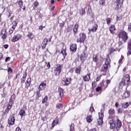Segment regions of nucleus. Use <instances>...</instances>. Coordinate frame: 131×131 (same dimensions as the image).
Returning a JSON list of instances; mask_svg holds the SVG:
<instances>
[{
	"label": "nucleus",
	"instance_id": "obj_1",
	"mask_svg": "<svg viewBox=\"0 0 131 131\" xmlns=\"http://www.w3.org/2000/svg\"><path fill=\"white\" fill-rule=\"evenodd\" d=\"M130 79H129V75L127 74L126 76L123 78L122 81L119 83L120 86H123V85H126V83H128Z\"/></svg>",
	"mask_w": 131,
	"mask_h": 131
},
{
	"label": "nucleus",
	"instance_id": "obj_2",
	"mask_svg": "<svg viewBox=\"0 0 131 131\" xmlns=\"http://www.w3.org/2000/svg\"><path fill=\"white\" fill-rule=\"evenodd\" d=\"M119 38H121L125 42L126 40H127L128 36L127 33L124 31L120 32L118 34Z\"/></svg>",
	"mask_w": 131,
	"mask_h": 131
},
{
	"label": "nucleus",
	"instance_id": "obj_3",
	"mask_svg": "<svg viewBox=\"0 0 131 131\" xmlns=\"http://www.w3.org/2000/svg\"><path fill=\"white\" fill-rule=\"evenodd\" d=\"M80 38L77 39V42H83L84 40H85V38H86V36H85V34L84 33H81L79 34Z\"/></svg>",
	"mask_w": 131,
	"mask_h": 131
},
{
	"label": "nucleus",
	"instance_id": "obj_4",
	"mask_svg": "<svg viewBox=\"0 0 131 131\" xmlns=\"http://www.w3.org/2000/svg\"><path fill=\"white\" fill-rule=\"evenodd\" d=\"M99 119L97 120L99 125H102L103 123V117H104V114L103 113H99Z\"/></svg>",
	"mask_w": 131,
	"mask_h": 131
},
{
	"label": "nucleus",
	"instance_id": "obj_5",
	"mask_svg": "<svg viewBox=\"0 0 131 131\" xmlns=\"http://www.w3.org/2000/svg\"><path fill=\"white\" fill-rule=\"evenodd\" d=\"M62 70V67L60 64H57L54 69V73L56 75H59L61 73Z\"/></svg>",
	"mask_w": 131,
	"mask_h": 131
},
{
	"label": "nucleus",
	"instance_id": "obj_6",
	"mask_svg": "<svg viewBox=\"0 0 131 131\" xmlns=\"http://www.w3.org/2000/svg\"><path fill=\"white\" fill-rule=\"evenodd\" d=\"M121 121H120L119 118H117L116 127L114 128V131H118L119 128L121 127Z\"/></svg>",
	"mask_w": 131,
	"mask_h": 131
},
{
	"label": "nucleus",
	"instance_id": "obj_7",
	"mask_svg": "<svg viewBox=\"0 0 131 131\" xmlns=\"http://www.w3.org/2000/svg\"><path fill=\"white\" fill-rule=\"evenodd\" d=\"M12 106H13V101L10 99L5 110L6 113H9V111H10L11 108H12Z\"/></svg>",
	"mask_w": 131,
	"mask_h": 131
},
{
	"label": "nucleus",
	"instance_id": "obj_8",
	"mask_svg": "<svg viewBox=\"0 0 131 131\" xmlns=\"http://www.w3.org/2000/svg\"><path fill=\"white\" fill-rule=\"evenodd\" d=\"M21 38H22V35L20 34H16L13 36L11 41L15 42V41H18V40H19V39H21Z\"/></svg>",
	"mask_w": 131,
	"mask_h": 131
},
{
	"label": "nucleus",
	"instance_id": "obj_9",
	"mask_svg": "<svg viewBox=\"0 0 131 131\" xmlns=\"http://www.w3.org/2000/svg\"><path fill=\"white\" fill-rule=\"evenodd\" d=\"M1 35L2 36V39H6V38H7V35H8V33H7V30H2Z\"/></svg>",
	"mask_w": 131,
	"mask_h": 131
},
{
	"label": "nucleus",
	"instance_id": "obj_10",
	"mask_svg": "<svg viewBox=\"0 0 131 131\" xmlns=\"http://www.w3.org/2000/svg\"><path fill=\"white\" fill-rule=\"evenodd\" d=\"M15 123V118L11 117L8 119V124L9 125H13Z\"/></svg>",
	"mask_w": 131,
	"mask_h": 131
},
{
	"label": "nucleus",
	"instance_id": "obj_11",
	"mask_svg": "<svg viewBox=\"0 0 131 131\" xmlns=\"http://www.w3.org/2000/svg\"><path fill=\"white\" fill-rule=\"evenodd\" d=\"M47 86V84L44 82L41 83L39 86L38 90L39 91H43L45 89H46V86Z\"/></svg>",
	"mask_w": 131,
	"mask_h": 131
},
{
	"label": "nucleus",
	"instance_id": "obj_12",
	"mask_svg": "<svg viewBox=\"0 0 131 131\" xmlns=\"http://www.w3.org/2000/svg\"><path fill=\"white\" fill-rule=\"evenodd\" d=\"M97 29H98V25H94L92 28L89 29V32H96L97 31Z\"/></svg>",
	"mask_w": 131,
	"mask_h": 131
},
{
	"label": "nucleus",
	"instance_id": "obj_13",
	"mask_svg": "<svg viewBox=\"0 0 131 131\" xmlns=\"http://www.w3.org/2000/svg\"><path fill=\"white\" fill-rule=\"evenodd\" d=\"M86 58V56H85V53H84V52H83L80 55V59L81 61V62H84V61L85 60V59Z\"/></svg>",
	"mask_w": 131,
	"mask_h": 131
},
{
	"label": "nucleus",
	"instance_id": "obj_14",
	"mask_svg": "<svg viewBox=\"0 0 131 131\" xmlns=\"http://www.w3.org/2000/svg\"><path fill=\"white\" fill-rule=\"evenodd\" d=\"M109 30L112 34L115 33V30H116V28H115V26L111 25L109 28Z\"/></svg>",
	"mask_w": 131,
	"mask_h": 131
},
{
	"label": "nucleus",
	"instance_id": "obj_15",
	"mask_svg": "<svg viewBox=\"0 0 131 131\" xmlns=\"http://www.w3.org/2000/svg\"><path fill=\"white\" fill-rule=\"evenodd\" d=\"M91 79V73H88L85 76L83 77V79L84 81H89Z\"/></svg>",
	"mask_w": 131,
	"mask_h": 131
},
{
	"label": "nucleus",
	"instance_id": "obj_16",
	"mask_svg": "<svg viewBox=\"0 0 131 131\" xmlns=\"http://www.w3.org/2000/svg\"><path fill=\"white\" fill-rule=\"evenodd\" d=\"M77 49V47L76 44H73L70 46V50L72 52H76V50Z\"/></svg>",
	"mask_w": 131,
	"mask_h": 131
},
{
	"label": "nucleus",
	"instance_id": "obj_17",
	"mask_svg": "<svg viewBox=\"0 0 131 131\" xmlns=\"http://www.w3.org/2000/svg\"><path fill=\"white\" fill-rule=\"evenodd\" d=\"M128 53H127V56H130L131 55V39L128 42Z\"/></svg>",
	"mask_w": 131,
	"mask_h": 131
},
{
	"label": "nucleus",
	"instance_id": "obj_18",
	"mask_svg": "<svg viewBox=\"0 0 131 131\" xmlns=\"http://www.w3.org/2000/svg\"><path fill=\"white\" fill-rule=\"evenodd\" d=\"M108 68H109V66L107 64H103L101 68V71L103 72H106V71L108 70Z\"/></svg>",
	"mask_w": 131,
	"mask_h": 131
},
{
	"label": "nucleus",
	"instance_id": "obj_19",
	"mask_svg": "<svg viewBox=\"0 0 131 131\" xmlns=\"http://www.w3.org/2000/svg\"><path fill=\"white\" fill-rule=\"evenodd\" d=\"M26 76H27V73H25L23 74V76L21 79V86H22V83H24L25 82V80H26Z\"/></svg>",
	"mask_w": 131,
	"mask_h": 131
},
{
	"label": "nucleus",
	"instance_id": "obj_20",
	"mask_svg": "<svg viewBox=\"0 0 131 131\" xmlns=\"http://www.w3.org/2000/svg\"><path fill=\"white\" fill-rule=\"evenodd\" d=\"M129 92H125L122 96V99H126V98H128V97H129Z\"/></svg>",
	"mask_w": 131,
	"mask_h": 131
},
{
	"label": "nucleus",
	"instance_id": "obj_21",
	"mask_svg": "<svg viewBox=\"0 0 131 131\" xmlns=\"http://www.w3.org/2000/svg\"><path fill=\"white\" fill-rule=\"evenodd\" d=\"M31 82V78H28L26 83V88H29L30 86V83Z\"/></svg>",
	"mask_w": 131,
	"mask_h": 131
},
{
	"label": "nucleus",
	"instance_id": "obj_22",
	"mask_svg": "<svg viewBox=\"0 0 131 131\" xmlns=\"http://www.w3.org/2000/svg\"><path fill=\"white\" fill-rule=\"evenodd\" d=\"M130 105V102H124L122 104V108H127Z\"/></svg>",
	"mask_w": 131,
	"mask_h": 131
},
{
	"label": "nucleus",
	"instance_id": "obj_23",
	"mask_svg": "<svg viewBox=\"0 0 131 131\" xmlns=\"http://www.w3.org/2000/svg\"><path fill=\"white\" fill-rule=\"evenodd\" d=\"M42 45H43L42 48H46V46L48 45V38H45L43 39Z\"/></svg>",
	"mask_w": 131,
	"mask_h": 131
},
{
	"label": "nucleus",
	"instance_id": "obj_24",
	"mask_svg": "<svg viewBox=\"0 0 131 131\" xmlns=\"http://www.w3.org/2000/svg\"><path fill=\"white\" fill-rule=\"evenodd\" d=\"M59 96L60 97V98H62V97H63L64 96V93L63 92V89H62L61 88H59Z\"/></svg>",
	"mask_w": 131,
	"mask_h": 131
},
{
	"label": "nucleus",
	"instance_id": "obj_25",
	"mask_svg": "<svg viewBox=\"0 0 131 131\" xmlns=\"http://www.w3.org/2000/svg\"><path fill=\"white\" fill-rule=\"evenodd\" d=\"M26 115V113L25 112V111L21 110L19 111V115L21 116V117L25 116Z\"/></svg>",
	"mask_w": 131,
	"mask_h": 131
},
{
	"label": "nucleus",
	"instance_id": "obj_26",
	"mask_svg": "<svg viewBox=\"0 0 131 131\" xmlns=\"http://www.w3.org/2000/svg\"><path fill=\"white\" fill-rule=\"evenodd\" d=\"M88 14L92 16L93 12H92V7L91 6H88Z\"/></svg>",
	"mask_w": 131,
	"mask_h": 131
},
{
	"label": "nucleus",
	"instance_id": "obj_27",
	"mask_svg": "<svg viewBox=\"0 0 131 131\" xmlns=\"http://www.w3.org/2000/svg\"><path fill=\"white\" fill-rule=\"evenodd\" d=\"M110 64V58L107 57L105 61V65H107V66H109Z\"/></svg>",
	"mask_w": 131,
	"mask_h": 131
},
{
	"label": "nucleus",
	"instance_id": "obj_28",
	"mask_svg": "<svg viewBox=\"0 0 131 131\" xmlns=\"http://www.w3.org/2000/svg\"><path fill=\"white\" fill-rule=\"evenodd\" d=\"M107 86H108V85H106V86H105V85L104 84V83L103 82L100 83V88L102 90H103L104 91L106 90V88H107Z\"/></svg>",
	"mask_w": 131,
	"mask_h": 131
},
{
	"label": "nucleus",
	"instance_id": "obj_29",
	"mask_svg": "<svg viewBox=\"0 0 131 131\" xmlns=\"http://www.w3.org/2000/svg\"><path fill=\"white\" fill-rule=\"evenodd\" d=\"M79 13L81 16H83V15L85 14V9L82 8L81 10H80Z\"/></svg>",
	"mask_w": 131,
	"mask_h": 131
},
{
	"label": "nucleus",
	"instance_id": "obj_30",
	"mask_svg": "<svg viewBox=\"0 0 131 131\" xmlns=\"http://www.w3.org/2000/svg\"><path fill=\"white\" fill-rule=\"evenodd\" d=\"M78 30V25H75L74 28L73 29V31L75 33H77Z\"/></svg>",
	"mask_w": 131,
	"mask_h": 131
},
{
	"label": "nucleus",
	"instance_id": "obj_31",
	"mask_svg": "<svg viewBox=\"0 0 131 131\" xmlns=\"http://www.w3.org/2000/svg\"><path fill=\"white\" fill-rule=\"evenodd\" d=\"M27 37L29 39H32L33 38V34L31 33H29L27 35Z\"/></svg>",
	"mask_w": 131,
	"mask_h": 131
},
{
	"label": "nucleus",
	"instance_id": "obj_32",
	"mask_svg": "<svg viewBox=\"0 0 131 131\" xmlns=\"http://www.w3.org/2000/svg\"><path fill=\"white\" fill-rule=\"evenodd\" d=\"M60 54H62L64 58H65V56H66V55H67V54L66 53V50L65 49L61 50Z\"/></svg>",
	"mask_w": 131,
	"mask_h": 131
},
{
	"label": "nucleus",
	"instance_id": "obj_33",
	"mask_svg": "<svg viewBox=\"0 0 131 131\" xmlns=\"http://www.w3.org/2000/svg\"><path fill=\"white\" fill-rule=\"evenodd\" d=\"M86 120L88 122H91L92 121V116L89 115L86 118Z\"/></svg>",
	"mask_w": 131,
	"mask_h": 131
},
{
	"label": "nucleus",
	"instance_id": "obj_34",
	"mask_svg": "<svg viewBox=\"0 0 131 131\" xmlns=\"http://www.w3.org/2000/svg\"><path fill=\"white\" fill-rule=\"evenodd\" d=\"M75 72L77 74H80V68H76L75 70Z\"/></svg>",
	"mask_w": 131,
	"mask_h": 131
},
{
	"label": "nucleus",
	"instance_id": "obj_35",
	"mask_svg": "<svg viewBox=\"0 0 131 131\" xmlns=\"http://www.w3.org/2000/svg\"><path fill=\"white\" fill-rule=\"evenodd\" d=\"M108 113L109 114H110L111 115H113V114H114V110L113 108H111L109 111H108Z\"/></svg>",
	"mask_w": 131,
	"mask_h": 131
},
{
	"label": "nucleus",
	"instance_id": "obj_36",
	"mask_svg": "<svg viewBox=\"0 0 131 131\" xmlns=\"http://www.w3.org/2000/svg\"><path fill=\"white\" fill-rule=\"evenodd\" d=\"M48 101V96H45V98L42 99V103L44 104V103H47Z\"/></svg>",
	"mask_w": 131,
	"mask_h": 131
},
{
	"label": "nucleus",
	"instance_id": "obj_37",
	"mask_svg": "<svg viewBox=\"0 0 131 131\" xmlns=\"http://www.w3.org/2000/svg\"><path fill=\"white\" fill-rule=\"evenodd\" d=\"M115 127H116V125H115V123L110 124V128H112V129L114 128L115 129Z\"/></svg>",
	"mask_w": 131,
	"mask_h": 131
},
{
	"label": "nucleus",
	"instance_id": "obj_38",
	"mask_svg": "<svg viewBox=\"0 0 131 131\" xmlns=\"http://www.w3.org/2000/svg\"><path fill=\"white\" fill-rule=\"evenodd\" d=\"M120 1L121 0L116 1V9H118V7H119V5H120Z\"/></svg>",
	"mask_w": 131,
	"mask_h": 131
},
{
	"label": "nucleus",
	"instance_id": "obj_39",
	"mask_svg": "<svg viewBox=\"0 0 131 131\" xmlns=\"http://www.w3.org/2000/svg\"><path fill=\"white\" fill-rule=\"evenodd\" d=\"M62 107H63V106L61 103H58L56 105V108H57L58 109H61Z\"/></svg>",
	"mask_w": 131,
	"mask_h": 131
},
{
	"label": "nucleus",
	"instance_id": "obj_40",
	"mask_svg": "<svg viewBox=\"0 0 131 131\" xmlns=\"http://www.w3.org/2000/svg\"><path fill=\"white\" fill-rule=\"evenodd\" d=\"M12 28H16V26H17V22L15 21L12 22Z\"/></svg>",
	"mask_w": 131,
	"mask_h": 131
},
{
	"label": "nucleus",
	"instance_id": "obj_41",
	"mask_svg": "<svg viewBox=\"0 0 131 131\" xmlns=\"http://www.w3.org/2000/svg\"><path fill=\"white\" fill-rule=\"evenodd\" d=\"M18 5L20 8H22L23 6V1H22V0H19L18 2Z\"/></svg>",
	"mask_w": 131,
	"mask_h": 131
},
{
	"label": "nucleus",
	"instance_id": "obj_42",
	"mask_svg": "<svg viewBox=\"0 0 131 131\" xmlns=\"http://www.w3.org/2000/svg\"><path fill=\"white\" fill-rule=\"evenodd\" d=\"M93 61L95 62L96 63L97 60H98V58L97 57V55H93Z\"/></svg>",
	"mask_w": 131,
	"mask_h": 131
},
{
	"label": "nucleus",
	"instance_id": "obj_43",
	"mask_svg": "<svg viewBox=\"0 0 131 131\" xmlns=\"http://www.w3.org/2000/svg\"><path fill=\"white\" fill-rule=\"evenodd\" d=\"M14 30H15V28H12L9 30V34H12L13 33Z\"/></svg>",
	"mask_w": 131,
	"mask_h": 131
},
{
	"label": "nucleus",
	"instance_id": "obj_44",
	"mask_svg": "<svg viewBox=\"0 0 131 131\" xmlns=\"http://www.w3.org/2000/svg\"><path fill=\"white\" fill-rule=\"evenodd\" d=\"M99 4L101 5H104L105 4V0H100Z\"/></svg>",
	"mask_w": 131,
	"mask_h": 131
},
{
	"label": "nucleus",
	"instance_id": "obj_45",
	"mask_svg": "<svg viewBox=\"0 0 131 131\" xmlns=\"http://www.w3.org/2000/svg\"><path fill=\"white\" fill-rule=\"evenodd\" d=\"M74 129V125L73 124H71L70 125V130L72 131Z\"/></svg>",
	"mask_w": 131,
	"mask_h": 131
},
{
	"label": "nucleus",
	"instance_id": "obj_46",
	"mask_svg": "<svg viewBox=\"0 0 131 131\" xmlns=\"http://www.w3.org/2000/svg\"><path fill=\"white\" fill-rule=\"evenodd\" d=\"M124 58V57L122 55H121V58L119 60V63L120 64V63H121L122 62V60H123V58Z\"/></svg>",
	"mask_w": 131,
	"mask_h": 131
},
{
	"label": "nucleus",
	"instance_id": "obj_47",
	"mask_svg": "<svg viewBox=\"0 0 131 131\" xmlns=\"http://www.w3.org/2000/svg\"><path fill=\"white\" fill-rule=\"evenodd\" d=\"M111 22V19H110V18H108L106 19V23L107 25L110 24Z\"/></svg>",
	"mask_w": 131,
	"mask_h": 131
},
{
	"label": "nucleus",
	"instance_id": "obj_48",
	"mask_svg": "<svg viewBox=\"0 0 131 131\" xmlns=\"http://www.w3.org/2000/svg\"><path fill=\"white\" fill-rule=\"evenodd\" d=\"M62 83L63 85H68L69 84L67 83V82L64 81V80H62Z\"/></svg>",
	"mask_w": 131,
	"mask_h": 131
},
{
	"label": "nucleus",
	"instance_id": "obj_49",
	"mask_svg": "<svg viewBox=\"0 0 131 131\" xmlns=\"http://www.w3.org/2000/svg\"><path fill=\"white\" fill-rule=\"evenodd\" d=\"M63 80H64V81H66L68 84H69V83H70V81H69L67 78H64Z\"/></svg>",
	"mask_w": 131,
	"mask_h": 131
},
{
	"label": "nucleus",
	"instance_id": "obj_50",
	"mask_svg": "<svg viewBox=\"0 0 131 131\" xmlns=\"http://www.w3.org/2000/svg\"><path fill=\"white\" fill-rule=\"evenodd\" d=\"M37 6H38V2H35L34 3V8H37Z\"/></svg>",
	"mask_w": 131,
	"mask_h": 131
},
{
	"label": "nucleus",
	"instance_id": "obj_51",
	"mask_svg": "<svg viewBox=\"0 0 131 131\" xmlns=\"http://www.w3.org/2000/svg\"><path fill=\"white\" fill-rule=\"evenodd\" d=\"M122 18V17L117 16V21H120V20H121Z\"/></svg>",
	"mask_w": 131,
	"mask_h": 131
},
{
	"label": "nucleus",
	"instance_id": "obj_52",
	"mask_svg": "<svg viewBox=\"0 0 131 131\" xmlns=\"http://www.w3.org/2000/svg\"><path fill=\"white\" fill-rule=\"evenodd\" d=\"M101 90H102V89H101V88L100 86H98V87L96 88V92H99Z\"/></svg>",
	"mask_w": 131,
	"mask_h": 131
},
{
	"label": "nucleus",
	"instance_id": "obj_53",
	"mask_svg": "<svg viewBox=\"0 0 131 131\" xmlns=\"http://www.w3.org/2000/svg\"><path fill=\"white\" fill-rule=\"evenodd\" d=\"M109 123H110V124H112L113 123H115V121H114V119H112L110 121Z\"/></svg>",
	"mask_w": 131,
	"mask_h": 131
},
{
	"label": "nucleus",
	"instance_id": "obj_54",
	"mask_svg": "<svg viewBox=\"0 0 131 131\" xmlns=\"http://www.w3.org/2000/svg\"><path fill=\"white\" fill-rule=\"evenodd\" d=\"M110 82H111V80L107 79L106 81V85H108V84H110Z\"/></svg>",
	"mask_w": 131,
	"mask_h": 131
},
{
	"label": "nucleus",
	"instance_id": "obj_55",
	"mask_svg": "<svg viewBox=\"0 0 131 131\" xmlns=\"http://www.w3.org/2000/svg\"><path fill=\"white\" fill-rule=\"evenodd\" d=\"M10 60H11V57H6L5 59V61L8 62V61H10Z\"/></svg>",
	"mask_w": 131,
	"mask_h": 131
},
{
	"label": "nucleus",
	"instance_id": "obj_56",
	"mask_svg": "<svg viewBox=\"0 0 131 131\" xmlns=\"http://www.w3.org/2000/svg\"><path fill=\"white\" fill-rule=\"evenodd\" d=\"M100 79H101V76H99L96 78V81H100Z\"/></svg>",
	"mask_w": 131,
	"mask_h": 131
},
{
	"label": "nucleus",
	"instance_id": "obj_57",
	"mask_svg": "<svg viewBox=\"0 0 131 131\" xmlns=\"http://www.w3.org/2000/svg\"><path fill=\"white\" fill-rule=\"evenodd\" d=\"M118 113H122V110L121 108H119L118 110Z\"/></svg>",
	"mask_w": 131,
	"mask_h": 131
},
{
	"label": "nucleus",
	"instance_id": "obj_58",
	"mask_svg": "<svg viewBox=\"0 0 131 131\" xmlns=\"http://www.w3.org/2000/svg\"><path fill=\"white\" fill-rule=\"evenodd\" d=\"M39 92V91L37 92V96H38V98H39V97H40V94Z\"/></svg>",
	"mask_w": 131,
	"mask_h": 131
},
{
	"label": "nucleus",
	"instance_id": "obj_59",
	"mask_svg": "<svg viewBox=\"0 0 131 131\" xmlns=\"http://www.w3.org/2000/svg\"><path fill=\"white\" fill-rule=\"evenodd\" d=\"M56 122H57V120H54L53 123H52V126L54 127L55 126V123H56Z\"/></svg>",
	"mask_w": 131,
	"mask_h": 131
},
{
	"label": "nucleus",
	"instance_id": "obj_60",
	"mask_svg": "<svg viewBox=\"0 0 131 131\" xmlns=\"http://www.w3.org/2000/svg\"><path fill=\"white\" fill-rule=\"evenodd\" d=\"M110 52H111V53H113V52H115V49H114L113 48H111L110 50Z\"/></svg>",
	"mask_w": 131,
	"mask_h": 131
},
{
	"label": "nucleus",
	"instance_id": "obj_61",
	"mask_svg": "<svg viewBox=\"0 0 131 131\" xmlns=\"http://www.w3.org/2000/svg\"><path fill=\"white\" fill-rule=\"evenodd\" d=\"M8 72H12L13 70H12V69H11V68H9L8 69Z\"/></svg>",
	"mask_w": 131,
	"mask_h": 131
},
{
	"label": "nucleus",
	"instance_id": "obj_62",
	"mask_svg": "<svg viewBox=\"0 0 131 131\" xmlns=\"http://www.w3.org/2000/svg\"><path fill=\"white\" fill-rule=\"evenodd\" d=\"M15 131H21V129L20 128V127H16Z\"/></svg>",
	"mask_w": 131,
	"mask_h": 131
},
{
	"label": "nucleus",
	"instance_id": "obj_63",
	"mask_svg": "<svg viewBox=\"0 0 131 131\" xmlns=\"http://www.w3.org/2000/svg\"><path fill=\"white\" fill-rule=\"evenodd\" d=\"M4 48H5V49H7V48H8L9 45H5L4 46Z\"/></svg>",
	"mask_w": 131,
	"mask_h": 131
},
{
	"label": "nucleus",
	"instance_id": "obj_64",
	"mask_svg": "<svg viewBox=\"0 0 131 131\" xmlns=\"http://www.w3.org/2000/svg\"><path fill=\"white\" fill-rule=\"evenodd\" d=\"M89 131H96V128L91 129Z\"/></svg>",
	"mask_w": 131,
	"mask_h": 131
}]
</instances>
